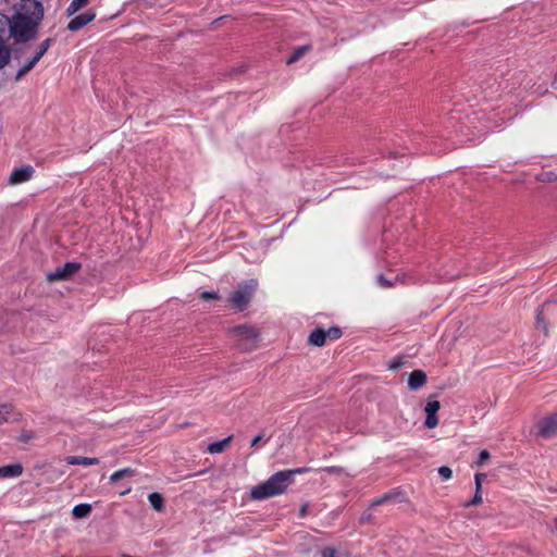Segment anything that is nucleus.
Returning <instances> with one entry per match:
<instances>
[{"label": "nucleus", "instance_id": "nucleus-1", "mask_svg": "<svg viewBox=\"0 0 557 557\" xmlns=\"http://www.w3.org/2000/svg\"><path fill=\"white\" fill-rule=\"evenodd\" d=\"M44 18L42 4L36 0H22L15 14L10 18V36L17 44L37 38L38 26Z\"/></svg>", "mask_w": 557, "mask_h": 557}, {"label": "nucleus", "instance_id": "nucleus-2", "mask_svg": "<svg viewBox=\"0 0 557 557\" xmlns=\"http://www.w3.org/2000/svg\"><path fill=\"white\" fill-rule=\"evenodd\" d=\"M292 484V472L278 471L265 482L251 488L250 497L256 500L267 499L283 494Z\"/></svg>", "mask_w": 557, "mask_h": 557}, {"label": "nucleus", "instance_id": "nucleus-3", "mask_svg": "<svg viewBox=\"0 0 557 557\" xmlns=\"http://www.w3.org/2000/svg\"><path fill=\"white\" fill-rule=\"evenodd\" d=\"M52 45V39L48 38L44 40L34 51V53L26 58V54L28 53L29 47L22 48L20 50H16L15 59H25V62L22 64L21 69L15 75V81H20L25 74H27L37 63L38 61L45 55V53L49 50V48Z\"/></svg>", "mask_w": 557, "mask_h": 557}, {"label": "nucleus", "instance_id": "nucleus-4", "mask_svg": "<svg viewBox=\"0 0 557 557\" xmlns=\"http://www.w3.org/2000/svg\"><path fill=\"white\" fill-rule=\"evenodd\" d=\"M258 287V282L253 278L239 284L230 295L228 302L238 310H244L250 304Z\"/></svg>", "mask_w": 557, "mask_h": 557}, {"label": "nucleus", "instance_id": "nucleus-5", "mask_svg": "<svg viewBox=\"0 0 557 557\" xmlns=\"http://www.w3.org/2000/svg\"><path fill=\"white\" fill-rule=\"evenodd\" d=\"M10 17L0 13V69L9 64L11 59V49L7 45L10 36Z\"/></svg>", "mask_w": 557, "mask_h": 557}, {"label": "nucleus", "instance_id": "nucleus-6", "mask_svg": "<svg viewBox=\"0 0 557 557\" xmlns=\"http://www.w3.org/2000/svg\"><path fill=\"white\" fill-rule=\"evenodd\" d=\"M539 434L543 438H553L557 436V412L544 417L537 423Z\"/></svg>", "mask_w": 557, "mask_h": 557}, {"label": "nucleus", "instance_id": "nucleus-7", "mask_svg": "<svg viewBox=\"0 0 557 557\" xmlns=\"http://www.w3.org/2000/svg\"><path fill=\"white\" fill-rule=\"evenodd\" d=\"M81 268L79 263L67 262L63 267L55 269L54 271L47 274L49 282L65 281L69 280L74 273Z\"/></svg>", "mask_w": 557, "mask_h": 557}, {"label": "nucleus", "instance_id": "nucleus-8", "mask_svg": "<svg viewBox=\"0 0 557 557\" xmlns=\"http://www.w3.org/2000/svg\"><path fill=\"white\" fill-rule=\"evenodd\" d=\"M441 404L436 399H430L428 400L424 411L426 413V419L424 422V425L428 429H434L438 424V419L436 418V412L440 410Z\"/></svg>", "mask_w": 557, "mask_h": 557}, {"label": "nucleus", "instance_id": "nucleus-9", "mask_svg": "<svg viewBox=\"0 0 557 557\" xmlns=\"http://www.w3.org/2000/svg\"><path fill=\"white\" fill-rule=\"evenodd\" d=\"M557 314V302H547L543 306L542 309L537 311L536 314V323L537 327H542V330L546 333L547 332V325H546V318L549 315Z\"/></svg>", "mask_w": 557, "mask_h": 557}, {"label": "nucleus", "instance_id": "nucleus-10", "mask_svg": "<svg viewBox=\"0 0 557 557\" xmlns=\"http://www.w3.org/2000/svg\"><path fill=\"white\" fill-rule=\"evenodd\" d=\"M34 169L30 165L15 169L9 178L10 184L17 185L29 181L33 176Z\"/></svg>", "mask_w": 557, "mask_h": 557}, {"label": "nucleus", "instance_id": "nucleus-11", "mask_svg": "<svg viewBox=\"0 0 557 557\" xmlns=\"http://www.w3.org/2000/svg\"><path fill=\"white\" fill-rule=\"evenodd\" d=\"M96 14L92 11L85 12L81 15L75 16L67 25V28L72 32H76L94 21Z\"/></svg>", "mask_w": 557, "mask_h": 557}, {"label": "nucleus", "instance_id": "nucleus-12", "mask_svg": "<svg viewBox=\"0 0 557 557\" xmlns=\"http://www.w3.org/2000/svg\"><path fill=\"white\" fill-rule=\"evenodd\" d=\"M232 333L234 336L247 339V341H255L258 336L257 331L249 325H239L232 330Z\"/></svg>", "mask_w": 557, "mask_h": 557}, {"label": "nucleus", "instance_id": "nucleus-13", "mask_svg": "<svg viewBox=\"0 0 557 557\" xmlns=\"http://www.w3.org/2000/svg\"><path fill=\"white\" fill-rule=\"evenodd\" d=\"M23 473L21 463H13L0 467V479L17 478Z\"/></svg>", "mask_w": 557, "mask_h": 557}, {"label": "nucleus", "instance_id": "nucleus-14", "mask_svg": "<svg viewBox=\"0 0 557 557\" xmlns=\"http://www.w3.org/2000/svg\"><path fill=\"white\" fill-rule=\"evenodd\" d=\"M66 462L73 466L89 467L99 463L98 458L83 457V456H70L66 458Z\"/></svg>", "mask_w": 557, "mask_h": 557}, {"label": "nucleus", "instance_id": "nucleus-15", "mask_svg": "<svg viewBox=\"0 0 557 557\" xmlns=\"http://www.w3.org/2000/svg\"><path fill=\"white\" fill-rule=\"evenodd\" d=\"M232 440H233V435H230L222 441L211 443L208 446L207 450L210 454H220V453L224 451V449L228 446V444L232 442Z\"/></svg>", "mask_w": 557, "mask_h": 557}, {"label": "nucleus", "instance_id": "nucleus-16", "mask_svg": "<svg viewBox=\"0 0 557 557\" xmlns=\"http://www.w3.org/2000/svg\"><path fill=\"white\" fill-rule=\"evenodd\" d=\"M148 500H149L151 507L156 511L161 512L164 510V508H165L164 498L160 493H158V492L150 493L148 495Z\"/></svg>", "mask_w": 557, "mask_h": 557}, {"label": "nucleus", "instance_id": "nucleus-17", "mask_svg": "<svg viewBox=\"0 0 557 557\" xmlns=\"http://www.w3.org/2000/svg\"><path fill=\"white\" fill-rule=\"evenodd\" d=\"M91 510H92L91 505L78 504L73 508L72 515L76 519H82V518L88 517L90 515Z\"/></svg>", "mask_w": 557, "mask_h": 557}, {"label": "nucleus", "instance_id": "nucleus-18", "mask_svg": "<svg viewBox=\"0 0 557 557\" xmlns=\"http://www.w3.org/2000/svg\"><path fill=\"white\" fill-rule=\"evenodd\" d=\"M326 337L324 334V330H315L309 336V343L314 346H323L325 344Z\"/></svg>", "mask_w": 557, "mask_h": 557}, {"label": "nucleus", "instance_id": "nucleus-19", "mask_svg": "<svg viewBox=\"0 0 557 557\" xmlns=\"http://www.w3.org/2000/svg\"><path fill=\"white\" fill-rule=\"evenodd\" d=\"M399 495L398 492H388L383 494L381 497L375 498L371 502V507H376L384 505L393 499H395Z\"/></svg>", "mask_w": 557, "mask_h": 557}, {"label": "nucleus", "instance_id": "nucleus-20", "mask_svg": "<svg viewBox=\"0 0 557 557\" xmlns=\"http://www.w3.org/2000/svg\"><path fill=\"white\" fill-rule=\"evenodd\" d=\"M133 474H134V470L131 468L121 469L111 474L110 481L112 483H115V482L122 480L123 478L132 476Z\"/></svg>", "mask_w": 557, "mask_h": 557}, {"label": "nucleus", "instance_id": "nucleus-21", "mask_svg": "<svg viewBox=\"0 0 557 557\" xmlns=\"http://www.w3.org/2000/svg\"><path fill=\"white\" fill-rule=\"evenodd\" d=\"M90 0H72L70 5L66 9V13L69 15H73L82 8L86 7Z\"/></svg>", "mask_w": 557, "mask_h": 557}, {"label": "nucleus", "instance_id": "nucleus-22", "mask_svg": "<svg viewBox=\"0 0 557 557\" xmlns=\"http://www.w3.org/2000/svg\"><path fill=\"white\" fill-rule=\"evenodd\" d=\"M310 50V46H301L287 59V64H292L302 58Z\"/></svg>", "mask_w": 557, "mask_h": 557}, {"label": "nucleus", "instance_id": "nucleus-23", "mask_svg": "<svg viewBox=\"0 0 557 557\" xmlns=\"http://www.w3.org/2000/svg\"><path fill=\"white\" fill-rule=\"evenodd\" d=\"M428 376L422 370H414L410 373L408 383H425Z\"/></svg>", "mask_w": 557, "mask_h": 557}, {"label": "nucleus", "instance_id": "nucleus-24", "mask_svg": "<svg viewBox=\"0 0 557 557\" xmlns=\"http://www.w3.org/2000/svg\"><path fill=\"white\" fill-rule=\"evenodd\" d=\"M407 363V358L405 356H398L388 364V370L397 371L400 368L405 367Z\"/></svg>", "mask_w": 557, "mask_h": 557}, {"label": "nucleus", "instance_id": "nucleus-25", "mask_svg": "<svg viewBox=\"0 0 557 557\" xmlns=\"http://www.w3.org/2000/svg\"><path fill=\"white\" fill-rule=\"evenodd\" d=\"M12 413V406L4 404L0 406V424L9 422L10 414Z\"/></svg>", "mask_w": 557, "mask_h": 557}, {"label": "nucleus", "instance_id": "nucleus-26", "mask_svg": "<svg viewBox=\"0 0 557 557\" xmlns=\"http://www.w3.org/2000/svg\"><path fill=\"white\" fill-rule=\"evenodd\" d=\"M371 506L369 509L364 510L361 516H360V523L362 524H366V523H373L374 522V516L371 511Z\"/></svg>", "mask_w": 557, "mask_h": 557}, {"label": "nucleus", "instance_id": "nucleus-27", "mask_svg": "<svg viewBox=\"0 0 557 557\" xmlns=\"http://www.w3.org/2000/svg\"><path fill=\"white\" fill-rule=\"evenodd\" d=\"M321 556L322 557H358V556H352V555H342V556H338L337 552L332 548V547H325L322 549L321 552Z\"/></svg>", "mask_w": 557, "mask_h": 557}, {"label": "nucleus", "instance_id": "nucleus-28", "mask_svg": "<svg viewBox=\"0 0 557 557\" xmlns=\"http://www.w3.org/2000/svg\"><path fill=\"white\" fill-rule=\"evenodd\" d=\"M36 438V434L33 431H23L18 436V442L21 443H29L30 441Z\"/></svg>", "mask_w": 557, "mask_h": 557}, {"label": "nucleus", "instance_id": "nucleus-29", "mask_svg": "<svg viewBox=\"0 0 557 557\" xmlns=\"http://www.w3.org/2000/svg\"><path fill=\"white\" fill-rule=\"evenodd\" d=\"M270 438L271 436H265L264 432H261L252 438L250 447H257L261 442L268 443Z\"/></svg>", "mask_w": 557, "mask_h": 557}, {"label": "nucleus", "instance_id": "nucleus-30", "mask_svg": "<svg viewBox=\"0 0 557 557\" xmlns=\"http://www.w3.org/2000/svg\"><path fill=\"white\" fill-rule=\"evenodd\" d=\"M325 337L330 339H337L342 332L338 327H330L327 331H324Z\"/></svg>", "mask_w": 557, "mask_h": 557}, {"label": "nucleus", "instance_id": "nucleus-31", "mask_svg": "<svg viewBox=\"0 0 557 557\" xmlns=\"http://www.w3.org/2000/svg\"><path fill=\"white\" fill-rule=\"evenodd\" d=\"M437 471H438V474L441 475V478L445 481L449 480L453 475L451 469L447 466L440 467Z\"/></svg>", "mask_w": 557, "mask_h": 557}, {"label": "nucleus", "instance_id": "nucleus-32", "mask_svg": "<svg viewBox=\"0 0 557 557\" xmlns=\"http://www.w3.org/2000/svg\"><path fill=\"white\" fill-rule=\"evenodd\" d=\"M481 503H482L481 492L475 491V494H474L473 498L470 502L466 503L465 507L478 506Z\"/></svg>", "mask_w": 557, "mask_h": 557}, {"label": "nucleus", "instance_id": "nucleus-33", "mask_svg": "<svg viewBox=\"0 0 557 557\" xmlns=\"http://www.w3.org/2000/svg\"><path fill=\"white\" fill-rule=\"evenodd\" d=\"M484 479H486V474H484V473H476L475 474V491L481 492L482 481Z\"/></svg>", "mask_w": 557, "mask_h": 557}, {"label": "nucleus", "instance_id": "nucleus-34", "mask_svg": "<svg viewBox=\"0 0 557 557\" xmlns=\"http://www.w3.org/2000/svg\"><path fill=\"white\" fill-rule=\"evenodd\" d=\"M200 297L203 300H210V299H218L219 295L215 292H203V293L200 294Z\"/></svg>", "mask_w": 557, "mask_h": 557}, {"label": "nucleus", "instance_id": "nucleus-35", "mask_svg": "<svg viewBox=\"0 0 557 557\" xmlns=\"http://www.w3.org/2000/svg\"><path fill=\"white\" fill-rule=\"evenodd\" d=\"M487 459H490V453L484 449L480 453L476 463L482 466Z\"/></svg>", "mask_w": 557, "mask_h": 557}, {"label": "nucleus", "instance_id": "nucleus-36", "mask_svg": "<svg viewBox=\"0 0 557 557\" xmlns=\"http://www.w3.org/2000/svg\"><path fill=\"white\" fill-rule=\"evenodd\" d=\"M377 284L383 287V288H387V287H391L392 286V283L391 281L386 280L383 275H379L377 276Z\"/></svg>", "mask_w": 557, "mask_h": 557}, {"label": "nucleus", "instance_id": "nucleus-37", "mask_svg": "<svg viewBox=\"0 0 557 557\" xmlns=\"http://www.w3.org/2000/svg\"><path fill=\"white\" fill-rule=\"evenodd\" d=\"M287 472H292V482L294 481V475L297 474V473H306L309 471L308 468H298V469H294V470H286Z\"/></svg>", "mask_w": 557, "mask_h": 557}, {"label": "nucleus", "instance_id": "nucleus-38", "mask_svg": "<svg viewBox=\"0 0 557 557\" xmlns=\"http://www.w3.org/2000/svg\"><path fill=\"white\" fill-rule=\"evenodd\" d=\"M323 470L326 471L327 473H338L341 471V468L332 466L326 467Z\"/></svg>", "mask_w": 557, "mask_h": 557}, {"label": "nucleus", "instance_id": "nucleus-39", "mask_svg": "<svg viewBox=\"0 0 557 557\" xmlns=\"http://www.w3.org/2000/svg\"><path fill=\"white\" fill-rule=\"evenodd\" d=\"M308 512V505H302L300 510H299V517L304 518Z\"/></svg>", "mask_w": 557, "mask_h": 557}, {"label": "nucleus", "instance_id": "nucleus-40", "mask_svg": "<svg viewBox=\"0 0 557 557\" xmlns=\"http://www.w3.org/2000/svg\"><path fill=\"white\" fill-rule=\"evenodd\" d=\"M131 492V487H127L125 491L121 492L120 495H125Z\"/></svg>", "mask_w": 557, "mask_h": 557}, {"label": "nucleus", "instance_id": "nucleus-41", "mask_svg": "<svg viewBox=\"0 0 557 557\" xmlns=\"http://www.w3.org/2000/svg\"><path fill=\"white\" fill-rule=\"evenodd\" d=\"M421 385H409V387L413 391L418 389Z\"/></svg>", "mask_w": 557, "mask_h": 557}, {"label": "nucleus", "instance_id": "nucleus-42", "mask_svg": "<svg viewBox=\"0 0 557 557\" xmlns=\"http://www.w3.org/2000/svg\"><path fill=\"white\" fill-rule=\"evenodd\" d=\"M555 528H556V530H557V517H556V519H555Z\"/></svg>", "mask_w": 557, "mask_h": 557}]
</instances>
